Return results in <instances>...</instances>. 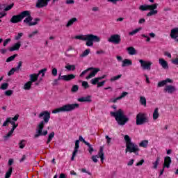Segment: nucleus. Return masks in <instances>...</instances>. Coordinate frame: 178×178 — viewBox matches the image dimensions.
Here are the masks:
<instances>
[{
	"instance_id": "21",
	"label": "nucleus",
	"mask_w": 178,
	"mask_h": 178,
	"mask_svg": "<svg viewBox=\"0 0 178 178\" xmlns=\"http://www.w3.org/2000/svg\"><path fill=\"white\" fill-rule=\"evenodd\" d=\"M168 83H173V80L170 79H166L165 80H163L160 82L158 83L157 84V87H163V86H166V84H168Z\"/></svg>"
},
{
	"instance_id": "34",
	"label": "nucleus",
	"mask_w": 178,
	"mask_h": 178,
	"mask_svg": "<svg viewBox=\"0 0 178 178\" xmlns=\"http://www.w3.org/2000/svg\"><path fill=\"white\" fill-rule=\"evenodd\" d=\"M139 147H143V148H147L148 147V140H143L139 143Z\"/></svg>"
},
{
	"instance_id": "49",
	"label": "nucleus",
	"mask_w": 178,
	"mask_h": 178,
	"mask_svg": "<svg viewBox=\"0 0 178 178\" xmlns=\"http://www.w3.org/2000/svg\"><path fill=\"white\" fill-rule=\"evenodd\" d=\"M10 120H12V118H6V121L3 123V127L8 126V123H10Z\"/></svg>"
},
{
	"instance_id": "10",
	"label": "nucleus",
	"mask_w": 178,
	"mask_h": 178,
	"mask_svg": "<svg viewBox=\"0 0 178 178\" xmlns=\"http://www.w3.org/2000/svg\"><path fill=\"white\" fill-rule=\"evenodd\" d=\"M29 15H26V18L24 20V23H26V24H28L29 26H35L38 24V22H40V19L39 18H35L34 19V22H31V21L33 20V18L31 17V13L30 11H28Z\"/></svg>"
},
{
	"instance_id": "18",
	"label": "nucleus",
	"mask_w": 178,
	"mask_h": 178,
	"mask_svg": "<svg viewBox=\"0 0 178 178\" xmlns=\"http://www.w3.org/2000/svg\"><path fill=\"white\" fill-rule=\"evenodd\" d=\"M170 35L171 38H172L175 41H177V40H178V28H175V29H172Z\"/></svg>"
},
{
	"instance_id": "14",
	"label": "nucleus",
	"mask_w": 178,
	"mask_h": 178,
	"mask_svg": "<svg viewBox=\"0 0 178 178\" xmlns=\"http://www.w3.org/2000/svg\"><path fill=\"white\" fill-rule=\"evenodd\" d=\"M176 87L172 85L165 86L164 88V92H168V94H173V92H176Z\"/></svg>"
},
{
	"instance_id": "60",
	"label": "nucleus",
	"mask_w": 178,
	"mask_h": 178,
	"mask_svg": "<svg viewBox=\"0 0 178 178\" xmlns=\"http://www.w3.org/2000/svg\"><path fill=\"white\" fill-rule=\"evenodd\" d=\"M65 3L67 5H73L74 3V0H66Z\"/></svg>"
},
{
	"instance_id": "16",
	"label": "nucleus",
	"mask_w": 178,
	"mask_h": 178,
	"mask_svg": "<svg viewBox=\"0 0 178 178\" xmlns=\"http://www.w3.org/2000/svg\"><path fill=\"white\" fill-rule=\"evenodd\" d=\"M159 64L164 69V70H168V69H169L168 61L165 60L163 58L159 59Z\"/></svg>"
},
{
	"instance_id": "50",
	"label": "nucleus",
	"mask_w": 178,
	"mask_h": 178,
	"mask_svg": "<svg viewBox=\"0 0 178 178\" xmlns=\"http://www.w3.org/2000/svg\"><path fill=\"white\" fill-rule=\"evenodd\" d=\"M22 37H23V33H19L17 34V35H16V36L15 37V40L16 41H19V40H20V39L22 38Z\"/></svg>"
},
{
	"instance_id": "30",
	"label": "nucleus",
	"mask_w": 178,
	"mask_h": 178,
	"mask_svg": "<svg viewBox=\"0 0 178 178\" xmlns=\"http://www.w3.org/2000/svg\"><path fill=\"white\" fill-rule=\"evenodd\" d=\"M31 86H33V83L31 82L28 81L24 85V90H30L31 88Z\"/></svg>"
},
{
	"instance_id": "57",
	"label": "nucleus",
	"mask_w": 178,
	"mask_h": 178,
	"mask_svg": "<svg viewBox=\"0 0 178 178\" xmlns=\"http://www.w3.org/2000/svg\"><path fill=\"white\" fill-rule=\"evenodd\" d=\"M129 93L127 92H123L120 96L118 97V99H122V98H124L126 95H127Z\"/></svg>"
},
{
	"instance_id": "43",
	"label": "nucleus",
	"mask_w": 178,
	"mask_h": 178,
	"mask_svg": "<svg viewBox=\"0 0 178 178\" xmlns=\"http://www.w3.org/2000/svg\"><path fill=\"white\" fill-rule=\"evenodd\" d=\"M16 56H17V54H14L10 57H8L6 59V62H12V60H15V58H16Z\"/></svg>"
},
{
	"instance_id": "7",
	"label": "nucleus",
	"mask_w": 178,
	"mask_h": 178,
	"mask_svg": "<svg viewBox=\"0 0 178 178\" xmlns=\"http://www.w3.org/2000/svg\"><path fill=\"white\" fill-rule=\"evenodd\" d=\"M149 122V119L147 116L146 113H139L136 115V124L137 126H141L142 124H145V123H148Z\"/></svg>"
},
{
	"instance_id": "2",
	"label": "nucleus",
	"mask_w": 178,
	"mask_h": 178,
	"mask_svg": "<svg viewBox=\"0 0 178 178\" xmlns=\"http://www.w3.org/2000/svg\"><path fill=\"white\" fill-rule=\"evenodd\" d=\"M74 38L76 40L86 41V45L87 47H92L94 42H99L101 41V38L92 34L76 35Z\"/></svg>"
},
{
	"instance_id": "42",
	"label": "nucleus",
	"mask_w": 178,
	"mask_h": 178,
	"mask_svg": "<svg viewBox=\"0 0 178 178\" xmlns=\"http://www.w3.org/2000/svg\"><path fill=\"white\" fill-rule=\"evenodd\" d=\"M8 87H9V83H3L1 84V86L0 87V88L1 90H8Z\"/></svg>"
},
{
	"instance_id": "8",
	"label": "nucleus",
	"mask_w": 178,
	"mask_h": 178,
	"mask_svg": "<svg viewBox=\"0 0 178 178\" xmlns=\"http://www.w3.org/2000/svg\"><path fill=\"white\" fill-rule=\"evenodd\" d=\"M90 74H89L88 76H86L87 80H90V79H92V77H95V74L99 72V68H94V67H89L87 70H84L81 72L79 75V77H83L85 74H87L88 72L91 71Z\"/></svg>"
},
{
	"instance_id": "28",
	"label": "nucleus",
	"mask_w": 178,
	"mask_h": 178,
	"mask_svg": "<svg viewBox=\"0 0 178 178\" xmlns=\"http://www.w3.org/2000/svg\"><path fill=\"white\" fill-rule=\"evenodd\" d=\"M159 162H161V157L158 156L156 159V161L152 163L154 169H158V165H159Z\"/></svg>"
},
{
	"instance_id": "61",
	"label": "nucleus",
	"mask_w": 178,
	"mask_h": 178,
	"mask_svg": "<svg viewBox=\"0 0 178 178\" xmlns=\"http://www.w3.org/2000/svg\"><path fill=\"white\" fill-rule=\"evenodd\" d=\"M79 141H82L83 144H86V145L88 143V142L86 141V140L83 138V136H79Z\"/></svg>"
},
{
	"instance_id": "35",
	"label": "nucleus",
	"mask_w": 178,
	"mask_h": 178,
	"mask_svg": "<svg viewBox=\"0 0 178 178\" xmlns=\"http://www.w3.org/2000/svg\"><path fill=\"white\" fill-rule=\"evenodd\" d=\"M90 52H91V50L90 49H87L86 50H85L83 54L81 55V58H86V56H88V54H90Z\"/></svg>"
},
{
	"instance_id": "36",
	"label": "nucleus",
	"mask_w": 178,
	"mask_h": 178,
	"mask_svg": "<svg viewBox=\"0 0 178 178\" xmlns=\"http://www.w3.org/2000/svg\"><path fill=\"white\" fill-rule=\"evenodd\" d=\"M122 78V74H119L115 76H113L110 79V81L113 82V81H116L117 80H119V79Z\"/></svg>"
},
{
	"instance_id": "15",
	"label": "nucleus",
	"mask_w": 178,
	"mask_h": 178,
	"mask_svg": "<svg viewBox=\"0 0 178 178\" xmlns=\"http://www.w3.org/2000/svg\"><path fill=\"white\" fill-rule=\"evenodd\" d=\"M48 2H49V0H38L36 3V8H40L48 6Z\"/></svg>"
},
{
	"instance_id": "41",
	"label": "nucleus",
	"mask_w": 178,
	"mask_h": 178,
	"mask_svg": "<svg viewBox=\"0 0 178 178\" xmlns=\"http://www.w3.org/2000/svg\"><path fill=\"white\" fill-rule=\"evenodd\" d=\"M47 68L40 70L37 74H38V76H40V74H42V77H44V76H45V72H47Z\"/></svg>"
},
{
	"instance_id": "22",
	"label": "nucleus",
	"mask_w": 178,
	"mask_h": 178,
	"mask_svg": "<svg viewBox=\"0 0 178 178\" xmlns=\"http://www.w3.org/2000/svg\"><path fill=\"white\" fill-rule=\"evenodd\" d=\"M132 65L133 62L131 61V60L126 58L124 60H122V67H126L127 66H131Z\"/></svg>"
},
{
	"instance_id": "3",
	"label": "nucleus",
	"mask_w": 178,
	"mask_h": 178,
	"mask_svg": "<svg viewBox=\"0 0 178 178\" xmlns=\"http://www.w3.org/2000/svg\"><path fill=\"white\" fill-rule=\"evenodd\" d=\"M110 114L113 118H115L119 126H124L129 119L127 118V115H124V111L122 109H119L115 112H110Z\"/></svg>"
},
{
	"instance_id": "38",
	"label": "nucleus",
	"mask_w": 178,
	"mask_h": 178,
	"mask_svg": "<svg viewBox=\"0 0 178 178\" xmlns=\"http://www.w3.org/2000/svg\"><path fill=\"white\" fill-rule=\"evenodd\" d=\"M65 69H67V70H69V71H70V70L74 71V70H76V66H74V65H67L65 66Z\"/></svg>"
},
{
	"instance_id": "54",
	"label": "nucleus",
	"mask_w": 178,
	"mask_h": 178,
	"mask_svg": "<svg viewBox=\"0 0 178 178\" xmlns=\"http://www.w3.org/2000/svg\"><path fill=\"white\" fill-rule=\"evenodd\" d=\"M15 4L12 3L8 6H6L4 9V12H8V10H10V9H12V8H13Z\"/></svg>"
},
{
	"instance_id": "46",
	"label": "nucleus",
	"mask_w": 178,
	"mask_h": 178,
	"mask_svg": "<svg viewBox=\"0 0 178 178\" xmlns=\"http://www.w3.org/2000/svg\"><path fill=\"white\" fill-rule=\"evenodd\" d=\"M51 74L54 77H56V76H58V70L56 68H55V67L52 68V70H51Z\"/></svg>"
},
{
	"instance_id": "64",
	"label": "nucleus",
	"mask_w": 178,
	"mask_h": 178,
	"mask_svg": "<svg viewBox=\"0 0 178 178\" xmlns=\"http://www.w3.org/2000/svg\"><path fill=\"white\" fill-rule=\"evenodd\" d=\"M172 63L174 65H178V58H176L175 59L172 60Z\"/></svg>"
},
{
	"instance_id": "6",
	"label": "nucleus",
	"mask_w": 178,
	"mask_h": 178,
	"mask_svg": "<svg viewBox=\"0 0 178 178\" xmlns=\"http://www.w3.org/2000/svg\"><path fill=\"white\" fill-rule=\"evenodd\" d=\"M158 8V3H154L152 5H142L140 6L139 9L140 10H150L147 14V16H154L155 15H158V10H155Z\"/></svg>"
},
{
	"instance_id": "23",
	"label": "nucleus",
	"mask_w": 178,
	"mask_h": 178,
	"mask_svg": "<svg viewBox=\"0 0 178 178\" xmlns=\"http://www.w3.org/2000/svg\"><path fill=\"white\" fill-rule=\"evenodd\" d=\"M30 77V82H31L32 83H35V81H37V80H38V74H31L29 75Z\"/></svg>"
},
{
	"instance_id": "17",
	"label": "nucleus",
	"mask_w": 178,
	"mask_h": 178,
	"mask_svg": "<svg viewBox=\"0 0 178 178\" xmlns=\"http://www.w3.org/2000/svg\"><path fill=\"white\" fill-rule=\"evenodd\" d=\"M22 47V42L18 41L17 43L14 44L13 47L9 48L10 52H13V51H19Z\"/></svg>"
},
{
	"instance_id": "48",
	"label": "nucleus",
	"mask_w": 178,
	"mask_h": 178,
	"mask_svg": "<svg viewBox=\"0 0 178 178\" xmlns=\"http://www.w3.org/2000/svg\"><path fill=\"white\" fill-rule=\"evenodd\" d=\"M88 147V151L90 152V154H92V152H94V148H92V146L91 145V144H90L89 143H87L86 145Z\"/></svg>"
},
{
	"instance_id": "53",
	"label": "nucleus",
	"mask_w": 178,
	"mask_h": 178,
	"mask_svg": "<svg viewBox=\"0 0 178 178\" xmlns=\"http://www.w3.org/2000/svg\"><path fill=\"white\" fill-rule=\"evenodd\" d=\"M141 37H143V38H146V42H149V41H151V38L145 34H142Z\"/></svg>"
},
{
	"instance_id": "33",
	"label": "nucleus",
	"mask_w": 178,
	"mask_h": 178,
	"mask_svg": "<svg viewBox=\"0 0 178 178\" xmlns=\"http://www.w3.org/2000/svg\"><path fill=\"white\" fill-rule=\"evenodd\" d=\"M13 170V168L12 167H10L8 172H6L5 178L10 177V176H12Z\"/></svg>"
},
{
	"instance_id": "5",
	"label": "nucleus",
	"mask_w": 178,
	"mask_h": 178,
	"mask_svg": "<svg viewBox=\"0 0 178 178\" xmlns=\"http://www.w3.org/2000/svg\"><path fill=\"white\" fill-rule=\"evenodd\" d=\"M125 141H126V152H138L140 151V148L138 147V145L134 144L133 142H131V139L130 138V136L129 135H125L124 137Z\"/></svg>"
},
{
	"instance_id": "56",
	"label": "nucleus",
	"mask_w": 178,
	"mask_h": 178,
	"mask_svg": "<svg viewBox=\"0 0 178 178\" xmlns=\"http://www.w3.org/2000/svg\"><path fill=\"white\" fill-rule=\"evenodd\" d=\"M38 31H35L32 33H31L29 35V38H33V37H35V34H38Z\"/></svg>"
},
{
	"instance_id": "1",
	"label": "nucleus",
	"mask_w": 178,
	"mask_h": 178,
	"mask_svg": "<svg viewBox=\"0 0 178 178\" xmlns=\"http://www.w3.org/2000/svg\"><path fill=\"white\" fill-rule=\"evenodd\" d=\"M39 119H43L37 126L36 134L34 135V138H38L41 136H47L48 134V131L44 130V127L51 119V113L47 111L41 112L38 115Z\"/></svg>"
},
{
	"instance_id": "24",
	"label": "nucleus",
	"mask_w": 178,
	"mask_h": 178,
	"mask_svg": "<svg viewBox=\"0 0 178 178\" xmlns=\"http://www.w3.org/2000/svg\"><path fill=\"white\" fill-rule=\"evenodd\" d=\"M16 127H17V124H15L14 125H13V128L11 129V130L8 133V134H6L5 136V138H9V137H10V136H12V134H13V132L15 131V130L16 129Z\"/></svg>"
},
{
	"instance_id": "29",
	"label": "nucleus",
	"mask_w": 178,
	"mask_h": 178,
	"mask_svg": "<svg viewBox=\"0 0 178 178\" xmlns=\"http://www.w3.org/2000/svg\"><path fill=\"white\" fill-rule=\"evenodd\" d=\"M54 137H55V132H51L49 134L47 141V144H49L51 143V141H52V138H54Z\"/></svg>"
},
{
	"instance_id": "25",
	"label": "nucleus",
	"mask_w": 178,
	"mask_h": 178,
	"mask_svg": "<svg viewBox=\"0 0 178 178\" xmlns=\"http://www.w3.org/2000/svg\"><path fill=\"white\" fill-rule=\"evenodd\" d=\"M127 51L129 55H136V54H137V51L133 47L127 48Z\"/></svg>"
},
{
	"instance_id": "58",
	"label": "nucleus",
	"mask_w": 178,
	"mask_h": 178,
	"mask_svg": "<svg viewBox=\"0 0 178 178\" xmlns=\"http://www.w3.org/2000/svg\"><path fill=\"white\" fill-rule=\"evenodd\" d=\"M9 42H10V38L6 39L3 43V47H6Z\"/></svg>"
},
{
	"instance_id": "39",
	"label": "nucleus",
	"mask_w": 178,
	"mask_h": 178,
	"mask_svg": "<svg viewBox=\"0 0 178 178\" xmlns=\"http://www.w3.org/2000/svg\"><path fill=\"white\" fill-rule=\"evenodd\" d=\"M99 77H97L95 79H91V83L93 84V86H95L97 84H98L99 81Z\"/></svg>"
},
{
	"instance_id": "26",
	"label": "nucleus",
	"mask_w": 178,
	"mask_h": 178,
	"mask_svg": "<svg viewBox=\"0 0 178 178\" xmlns=\"http://www.w3.org/2000/svg\"><path fill=\"white\" fill-rule=\"evenodd\" d=\"M75 22H77V18L76 17H73L72 19H70L67 24H66V27H70V26H73V24L75 23Z\"/></svg>"
},
{
	"instance_id": "51",
	"label": "nucleus",
	"mask_w": 178,
	"mask_h": 178,
	"mask_svg": "<svg viewBox=\"0 0 178 178\" xmlns=\"http://www.w3.org/2000/svg\"><path fill=\"white\" fill-rule=\"evenodd\" d=\"M13 90H8L5 92V95H6L7 97H10V95H13Z\"/></svg>"
},
{
	"instance_id": "45",
	"label": "nucleus",
	"mask_w": 178,
	"mask_h": 178,
	"mask_svg": "<svg viewBox=\"0 0 178 178\" xmlns=\"http://www.w3.org/2000/svg\"><path fill=\"white\" fill-rule=\"evenodd\" d=\"M82 87H83L84 90H87V88H90V85L87 81H83Z\"/></svg>"
},
{
	"instance_id": "40",
	"label": "nucleus",
	"mask_w": 178,
	"mask_h": 178,
	"mask_svg": "<svg viewBox=\"0 0 178 178\" xmlns=\"http://www.w3.org/2000/svg\"><path fill=\"white\" fill-rule=\"evenodd\" d=\"M141 30V28H138L136 29L131 32L129 33V35H136V34H137V33H138V31H140Z\"/></svg>"
},
{
	"instance_id": "44",
	"label": "nucleus",
	"mask_w": 178,
	"mask_h": 178,
	"mask_svg": "<svg viewBox=\"0 0 178 178\" xmlns=\"http://www.w3.org/2000/svg\"><path fill=\"white\" fill-rule=\"evenodd\" d=\"M71 91L72 92H77V91H79V86L74 85L71 88Z\"/></svg>"
},
{
	"instance_id": "63",
	"label": "nucleus",
	"mask_w": 178,
	"mask_h": 178,
	"mask_svg": "<svg viewBox=\"0 0 178 178\" xmlns=\"http://www.w3.org/2000/svg\"><path fill=\"white\" fill-rule=\"evenodd\" d=\"M22 65H23V62L19 61L18 63V65L17 66V67H15L16 70H19V69H20V67H22Z\"/></svg>"
},
{
	"instance_id": "13",
	"label": "nucleus",
	"mask_w": 178,
	"mask_h": 178,
	"mask_svg": "<svg viewBox=\"0 0 178 178\" xmlns=\"http://www.w3.org/2000/svg\"><path fill=\"white\" fill-rule=\"evenodd\" d=\"M108 42H113V44H120L122 39L120 35L118 34L112 35L108 40Z\"/></svg>"
},
{
	"instance_id": "11",
	"label": "nucleus",
	"mask_w": 178,
	"mask_h": 178,
	"mask_svg": "<svg viewBox=\"0 0 178 178\" xmlns=\"http://www.w3.org/2000/svg\"><path fill=\"white\" fill-rule=\"evenodd\" d=\"M76 78V75L74 74H68V75H59L58 79L54 80V83H53V86H56V83H58V80H64L65 81H70V80H73V79Z\"/></svg>"
},
{
	"instance_id": "59",
	"label": "nucleus",
	"mask_w": 178,
	"mask_h": 178,
	"mask_svg": "<svg viewBox=\"0 0 178 178\" xmlns=\"http://www.w3.org/2000/svg\"><path fill=\"white\" fill-rule=\"evenodd\" d=\"M24 140H22L20 143H19V148H21V149H23V148H24V147H26V145L23 143H24Z\"/></svg>"
},
{
	"instance_id": "20",
	"label": "nucleus",
	"mask_w": 178,
	"mask_h": 178,
	"mask_svg": "<svg viewBox=\"0 0 178 178\" xmlns=\"http://www.w3.org/2000/svg\"><path fill=\"white\" fill-rule=\"evenodd\" d=\"M170 163H172V159H170L169 156L165 157L164 163L163 165V169H165V168L169 169V168H170Z\"/></svg>"
},
{
	"instance_id": "32",
	"label": "nucleus",
	"mask_w": 178,
	"mask_h": 178,
	"mask_svg": "<svg viewBox=\"0 0 178 178\" xmlns=\"http://www.w3.org/2000/svg\"><path fill=\"white\" fill-rule=\"evenodd\" d=\"M79 148H80V140H76L75 141V147H74V152H78Z\"/></svg>"
},
{
	"instance_id": "27",
	"label": "nucleus",
	"mask_w": 178,
	"mask_h": 178,
	"mask_svg": "<svg viewBox=\"0 0 178 178\" xmlns=\"http://www.w3.org/2000/svg\"><path fill=\"white\" fill-rule=\"evenodd\" d=\"M158 118H159V109L158 108H156L153 113V120H156Z\"/></svg>"
},
{
	"instance_id": "19",
	"label": "nucleus",
	"mask_w": 178,
	"mask_h": 178,
	"mask_svg": "<svg viewBox=\"0 0 178 178\" xmlns=\"http://www.w3.org/2000/svg\"><path fill=\"white\" fill-rule=\"evenodd\" d=\"M91 98V95H88L86 97L78 98L77 101L78 102H92V99Z\"/></svg>"
},
{
	"instance_id": "9",
	"label": "nucleus",
	"mask_w": 178,
	"mask_h": 178,
	"mask_svg": "<svg viewBox=\"0 0 178 178\" xmlns=\"http://www.w3.org/2000/svg\"><path fill=\"white\" fill-rule=\"evenodd\" d=\"M27 15H29L28 10L23 11L19 15H13L12 18L10 19V22L11 23H19L22 22V20H23L24 17L27 16Z\"/></svg>"
},
{
	"instance_id": "12",
	"label": "nucleus",
	"mask_w": 178,
	"mask_h": 178,
	"mask_svg": "<svg viewBox=\"0 0 178 178\" xmlns=\"http://www.w3.org/2000/svg\"><path fill=\"white\" fill-rule=\"evenodd\" d=\"M140 63V67L143 70H151V66H152V62L149 60H139Z\"/></svg>"
},
{
	"instance_id": "62",
	"label": "nucleus",
	"mask_w": 178,
	"mask_h": 178,
	"mask_svg": "<svg viewBox=\"0 0 178 178\" xmlns=\"http://www.w3.org/2000/svg\"><path fill=\"white\" fill-rule=\"evenodd\" d=\"M103 86H105V81H103L102 82H98L97 83V87H103Z\"/></svg>"
},
{
	"instance_id": "31",
	"label": "nucleus",
	"mask_w": 178,
	"mask_h": 178,
	"mask_svg": "<svg viewBox=\"0 0 178 178\" xmlns=\"http://www.w3.org/2000/svg\"><path fill=\"white\" fill-rule=\"evenodd\" d=\"M140 103L143 105V106H147V99H145V97L141 96L140 97Z\"/></svg>"
},
{
	"instance_id": "37",
	"label": "nucleus",
	"mask_w": 178,
	"mask_h": 178,
	"mask_svg": "<svg viewBox=\"0 0 178 178\" xmlns=\"http://www.w3.org/2000/svg\"><path fill=\"white\" fill-rule=\"evenodd\" d=\"M97 156H99V158L105 156V153H104V147H100Z\"/></svg>"
},
{
	"instance_id": "4",
	"label": "nucleus",
	"mask_w": 178,
	"mask_h": 178,
	"mask_svg": "<svg viewBox=\"0 0 178 178\" xmlns=\"http://www.w3.org/2000/svg\"><path fill=\"white\" fill-rule=\"evenodd\" d=\"M80 105L79 104H67L61 107L57 108L52 111V113H60V112H72L74 109L79 108Z\"/></svg>"
},
{
	"instance_id": "52",
	"label": "nucleus",
	"mask_w": 178,
	"mask_h": 178,
	"mask_svg": "<svg viewBox=\"0 0 178 178\" xmlns=\"http://www.w3.org/2000/svg\"><path fill=\"white\" fill-rule=\"evenodd\" d=\"M17 71L16 68H12L8 73V76H12L13 74H15V72Z\"/></svg>"
},
{
	"instance_id": "55",
	"label": "nucleus",
	"mask_w": 178,
	"mask_h": 178,
	"mask_svg": "<svg viewBox=\"0 0 178 178\" xmlns=\"http://www.w3.org/2000/svg\"><path fill=\"white\" fill-rule=\"evenodd\" d=\"M106 144L108 145H110L111 141H112V138H110L109 136L106 135Z\"/></svg>"
},
{
	"instance_id": "47",
	"label": "nucleus",
	"mask_w": 178,
	"mask_h": 178,
	"mask_svg": "<svg viewBox=\"0 0 178 178\" xmlns=\"http://www.w3.org/2000/svg\"><path fill=\"white\" fill-rule=\"evenodd\" d=\"M99 158V156H98V155H95V156H92L91 159L95 163H97V162H98Z\"/></svg>"
}]
</instances>
